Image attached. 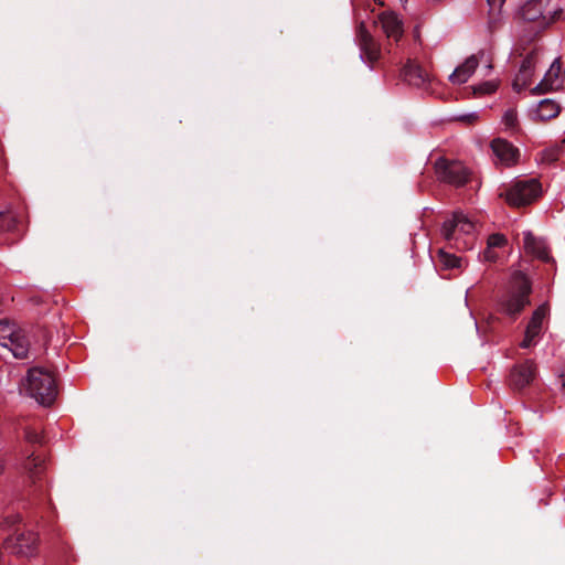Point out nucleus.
<instances>
[{
    "label": "nucleus",
    "mask_w": 565,
    "mask_h": 565,
    "mask_svg": "<svg viewBox=\"0 0 565 565\" xmlns=\"http://www.w3.org/2000/svg\"><path fill=\"white\" fill-rule=\"evenodd\" d=\"M531 290V282L526 275L521 270H513L507 291L498 299V310L509 317L515 318L530 305Z\"/></svg>",
    "instance_id": "1"
},
{
    "label": "nucleus",
    "mask_w": 565,
    "mask_h": 565,
    "mask_svg": "<svg viewBox=\"0 0 565 565\" xmlns=\"http://www.w3.org/2000/svg\"><path fill=\"white\" fill-rule=\"evenodd\" d=\"M22 388L39 404L51 405L57 394L56 384L53 375L40 367L30 369Z\"/></svg>",
    "instance_id": "2"
},
{
    "label": "nucleus",
    "mask_w": 565,
    "mask_h": 565,
    "mask_svg": "<svg viewBox=\"0 0 565 565\" xmlns=\"http://www.w3.org/2000/svg\"><path fill=\"white\" fill-rule=\"evenodd\" d=\"M475 223L462 212H455L441 226L445 239L455 242L458 248H471L473 245Z\"/></svg>",
    "instance_id": "3"
},
{
    "label": "nucleus",
    "mask_w": 565,
    "mask_h": 565,
    "mask_svg": "<svg viewBox=\"0 0 565 565\" xmlns=\"http://www.w3.org/2000/svg\"><path fill=\"white\" fill-rule=\"evenodd\" d=\"M542 184L536 178H516L509 185L504 198L510 205L531 204L542 194Z\"/></svg>",
    "instance_id": "4"
},
{
    "label": "nucleus",
    "mask_w": 565,
    "mask_h": 565,
    "mask_svg": "<svg viewBox=\"0 0 565 565\" xmlns=\"http://www.w3.org/2000/svg\"><path fill=\"white\" fill-rule=\"evenodd\" d=\"M0 345L8 349L14 358L23 359L29 352V341L15 324L0 321Z\"/></svg>",
    "instance_id": "5"
},
{
    "label": "nucleus",
    "mask_w": 565,
    "mask_h": 565,
    "mask_svg": "<svg viewBox=\"0 0 565 565\" xmlns=\"http://www.w3.org/2000/svg\"><path fill=\"white\" fill-rule=\"evenodd\" d=\"M435 172L438 180L455 186L463 185L469 178V171L461 162L445 158H439L435 162Z\"/></svg>",
    "instance_id": "6"
},
{
    "label": "nucleus",
    "mask_w": 565,
    "mask_h": 565,
    "mask_svg": "<svg viewBox=\"0 0 565 565\" xmlns=\"http://www.w3.org/2000/svg\"><path fill=\"white\" fill-rule=\"evenodd\" d=\"M480 62L486 63V68L488 72L492 70L488 54L481 50L477 54H472L466 58V61L449 75V79L455 84L466 83L475 73Z\"/></svg>",
    "instance_id": "7"
},
{
    "label": "nucleus",
    "mask_w": 565,
    "mask_h": 565,
    "mask_svg": "<svg viewBox=\"0 0 565 565\" xmlns=\"http://www.w3.org/2000/svg\"><path fill=\"white\" fill-rule=\"evenodd\" d=\"M548 315V306L543 303L539 306L532 313V317L526 326L524 339L521 342V348L527 349L537 343V338L543 330V323Z\"/></svg>",
    "instance_id": "8"
},
{
    "label": "nucleus",
    "mask_w": 565,
    "mask_h": 565,
    "mask_svg": "<svg viewBox=\"0 0 565 565\" xmlns=\"http://www.w3.org/2000/svg\"><path fill=\"white\" fill-rule=\"evenodd\" d=\"M355 42L360 47V58L364 63L372 64L380 57V47L365 29L363 22H361L359 25Z\"/></svg>",
    "instance_id": "9"
},
{
    "label": "nucleus",
    "mask_w": 565,
    "mask_h": 565,
    "mask_svg": "<svg viewBox=\"0 0 565 565\" xmlns=\"http://www.w3.org/2000/svg\"><path fill=\"white\" fill-rule=\"evenodd\" d=\"M552 0H526L521 7V15L526 21L543 19L550 21L554 11L550 9Z\"/></svg>",
    "instance_id": "10"
},
{
    "label": "nucleus",
    "mask_w": 565,
    "mask_h": 565,
    "mask_svg": "<svg viewBox=\"0 0 565 565\" xmlns=\"http://www.w3.org/2000/svg\"><path fill=\"white\" fill-rule=\"evenodd\" d=\"M38 542V535L32 531H28L17 535L13 541L8 540L6 544L7 548H9L12 553L22 556H32L36 551Z\"/></svg>",
    "instance_id": "11"
},
{
    "label": "nucleus",
    "mask_w": 565,
    "mask_h": 565,
    "mask_svg": "<svg viewBox=\"0 0 565 565\" xmlns=\"http://www.w3.org/2000/svg\"><path fill=\"white\" fill-rule=\"evenodd\" d=\"M565 87V68L559 60H555L544 74L543 79L536 86L542 90H557Z\"/></svg>",
    "instance_id": "12"
},
{
    "label": "nucleus",
    "mask_w": 565,
    "mask_h": 565,
    "mask_svg": "<svg viewBox=\"0 0 565 565\" xmlns=\"http://www.w3.org/2000/svg\"><path fill=\"white\" fill-rule=\"evenodd\" d=\"M523 249L526 254L543 262H550L552 259L545 239L534 236L530 231L523 232Z\"/></svg>",
    "instance_id": "13"
},
{
    "label": "nucleus",
    "mask_w": 565,
    "mask_h": 565,
    "mask_svg": "<svg viewBox=\"0 0 565 565\" xmlns=\"http://www.w3.org/2000/svg\"><path fill=\"white\" fill-rule=\"evenodd\" d=\"M491 149L493 151V154L495 158L502 163L503 166L510 167L518 162L520 157V151L518 148H515L511 142L498 138L492 140L491 142Z\"/></svg>",
    "instance_id": "14"
},
{
    "label": "nucleus",
    "mask_w": 565,
    "mask_h": 565,
    "mask_svg": "<svg viewBox=\"0 0 565 565\" xmlns=\"http://www.w3.org/2000/svg\"><path fill=\"white\" fill-rule=\"evenodd\" d=\"M379 23L388 39L398 41L402 38L404 33L403 21L395 12L385 11L381 13Z\"/></svg>",
    "instance_id": "15"
},
{
    "label": "nucleus",
    "mask_w": 565,
    "mask_h": 565,
    "mask_svg": "<svg viewBox=\"0 0 565 565\" xmlns=\"http://www.w3.org/2000/svg\"><path fill=\"white\" fill-rule=\"evenodd\" d=\"M535 377V364L526 361L516 365L510 374L511 384L515 390H522L529 385Z\"/></svg>",
    "instance_id": "16"
},
{
    "label": "nucleus",
    "mask_w": 565,
    "mask_h": 565,
    "mask_svg": "<svg viewBox=\"0 0 565 565\" xmlns=\"http://www.w3.org/2000/svg\"><path fill=\"white\" fill-rule=\"evenodd\" d=\"M534 68H535L534 55H532V54L526 55L522 60L521 65L519 67V72L516 73V75L513 79V88L516 92H521L530 84Z\"/></svg>",
    "instance_id": "17"
},
{
    "label": "nucleus",
    "mask_w": 565,
    "mask_h": 565,
    "mask_svg": "<svg viewBox=\"0 0 565 565\" xmlns=\"http://www.w3.org/2000/svg\"><path fill=\"white\" fill-rule=\"evenodd\" d=\"M402 75L404 81L416 87H422L429 81L428 74L419 65L411 61L404 66Z\"/></svg>",
    "instance_id": "18"
},
{
    "label": "nucleus",
    "mask_w": 565,
    "mask_h": 565,
    "mask_svg": "<svg viewBox=\"0 0 565 565\" xmlns=\"http://www.w3.org/2000/svg\"><path fill=\"white\" fill-rule=\"evenodd\" d=\"M559 113V106L553 99H543L536 105L535 115L542 120H548L556 117Z\"/></svg>",
    "instance_id": "19"
},
{
    "label": "nucleus",
    "mask_w": 565,
    "mask_h": 565,
    "mask_svg": "<svg viewBox=\"0 0 565 565\" xmlns=\"http://www.w3.org/2000/svg\"><path fill=\"white\" fill-rule=\"evenodd\" d=\"M42 465L43 459H41L40 456L31 454L25 459L23 467L29 472L30 477L33 478L39 472V469L42 467Z\"/></svg>",
    "instance_id": "20"
},
{
    "label": "nucleus",
    "mask_w": 565,
    "mask_h": 565,
    "mask_svg": "<svg viewBox=\"0 0 565 565\" xmlns=\"http://www.w3.org/2000/svg\"><path fill=\"white\" fill-rule=\"evenodd\" d=\"M489 7V18L492 22H497L501 15L505 0H487Z\"/></svg>",
    "instance_id": "21"
},
{
    "label": "nucleus",
    "mask_w": 565,
    "mask_h": 565,
    "mask_svg": "<svg viewBox=\"0 0 565 565\" xmlns=\"http://www.w3.org/2000/svg\"><path fill=\"white\" fill-rule=\"evenodd\" d=\"M502 125L507 130H514L518 126V115L514 109H508L501 119Z\"/></svg>",
    "instance_id": "22"
},
{
    "label": "nucleus",
    "mask_w": 565,
    "mask_h": 565,
    "mask_svg": "<svg viewBox=\"0 0 565 565\" xmlns=\"http://www.w3.org/2000/svg\"><path fill=\"white\" fill-rule=\"evenodd\" d=\"M507 243V237L500 233L491 234L487 239V245L490 249L502 248Z\"/></svg>",
    "instance_id": "23"
},
{
    "label": "nucleus",
    "mask_w": 565,
    "mask_h": 565,
    "mask_svg": "<svg viewBox=\"0 0 565 565\" xmlns=\"http://www.w3.org/2000/svg\"><path fill=\"white\" fill-rule=\"evenodd\" d=\"M440 260L447 268H458L460 267L461 259L455 255L447 254L443 250H440Z\"/></svg>",
    "instance_id": "24"
},
{
    "label": "nucleus",
    "mask_w": 565,
    "mask_h": 565,
    "mask_svg": "<svg viewBox=\"0 0 565 565\" xmlns=\"http://www.w3.org/2000/svg\"><path fill=\"white\" fill-rule=\"evenodd\" d=\"M498 87V84L497 82L494 81H488V82H484L478 86L475 87V94H478V95H486V94H491L493 92H495Z\"/></svg>",
    "instance_id": "25"
},
{
    "label": "nucleus",
    "mask_w": 565,
    "mask_h": 565,
    "mask_svg": "<svg viewBox=\"0 0 565 565\" xmlns=\"http://www.w3.org/2000/svg\"><path fill=\"white\" fill-rule=\"evenodd\" d=\"M25 439L30 444H40L42 441V435L36 429L26 428Z\"/></svg>",
    "instance_id": "26"
},
{
    "label": "nucleus",
    "mask_w": 565,
    "mask_h": 565,
    "mask_svg": "<svg viewBox=\"0 0 565 565\" xmlns=\"http://www.w3.org/2000/svg\"><path fill=\"white\" fill-rule=\"evenodd\" d=\"M456 120H459V121H462V122H466V124H471L473 121H476L478 119V113L477 111H471V113H465V114H460V115H457L455 117Z\"/></svg>",
    "instance_id": "27"
},
{
    "label": "nucleus",
    "mask_w": 565,
    "mask_h": 565,
    "mask_svg": "<svg viewBox=\"0 0 565 565\" xmlns=\"http://www.w3.org/2000/svg\"><path fill=\"white\" fill-rule=\"evenodd\" d=\"M499 255L495 253L494 249H490L488 246L484 249V252L480 255V258L483 262H495L498 259Z\"/></svg>",
    "instance_id": "28"
},
{
    "label": "nucleus",
    "mask_w": 565,
    "mask_h": 565,
    "mask_svg": "<svg viewBox=\"0 0 565 565\" xmlns=\"http://www.w3.org/2000/svg\"><path fill=\"white\" fill-rule=\"evenodd\" d=\"M556 159H557V151L554 150V149L545 150L542 153V160L545 161V162L550 163V162H553Z\"/></svg>",
    "instance_id": "29"
},
{
    "label": "nucleus",
    "mask_w": 565,
    "mask_h": 565,
    "mask_svg": "<svg viewBox=\"0 0 565 565\" xmlns=\"http://www.w3.org/2000/svg\"><path fill=\"white\" fill-rule=\"evenodd\" d=\"M11 216L9 214L0 213V231L1 230H10Z\"/></svg>",
    "instance_id": "30"
},
{
    "label": "nucleus",
    "mask_w": 565,
    "mask_h": 565,
    "mask_svg": "<svg viewBox=\"0 0 565 565\" xmlns=\"http://www.w3.org/2000/svg\"><path fill=\"white\" fill-rule=\"evenodd\" d=\"M563 387L565 388V380L563 381Z\"/></svg>",
    "instance_id": "31"
}]
</instances>
